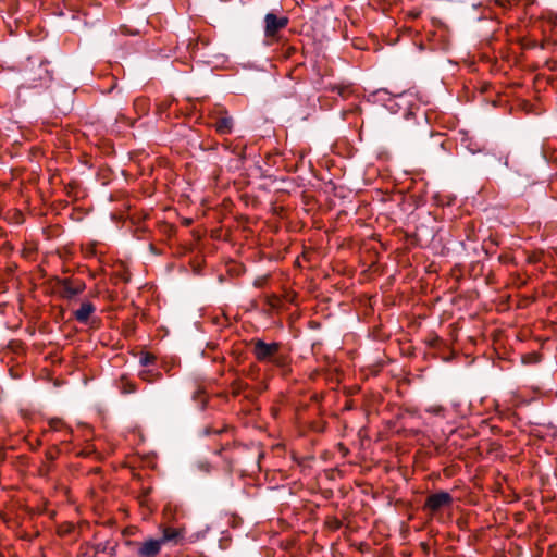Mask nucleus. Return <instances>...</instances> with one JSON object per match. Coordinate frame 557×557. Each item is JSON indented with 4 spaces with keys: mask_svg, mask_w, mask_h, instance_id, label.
I'll return each instance as SVG.
<instances>
[{
    "mask_svg": "<svg viewBox=\"0 0 557 557\" xmlns=\"http://www.w3.org/2000/svg\"><path fill=\"white\" fill-rule=\"evenodd\" d=\"M148 374H149V372H143V373L140 374V376H141V379H143V380H147V381H149V379H148Z\"/></svg>",
    "mask_w": 557,
    "mask_h": 557,
    "instance_id": "4468645a",
    "label": "nucleus"
},
{
    "mask_svg": "<svg viewBox=\"0 0 557 557\" xmlns=\"http://www.w3.org/2000/svg\"><path fill=\"white\" fill-rule=\"evenodd\" d=\"M139 362L144 367H149L151 364H154L156 356L150 352H145L140 356Z\"/></svg>",
    "mask_w": 557,
    "mask_h": 557,
    "instance_id": "1a4fd4ad",
    "label": "nucleus"
},
{
    "mask_svg": "<svg viewBox=\"0 0 557 557\" xmlns=\"http://www.w3.org/2000/svg\"><path fill=\"white\" fill-rule=\"evenodd\" d=\"M137 391V387L134 383L132 382H124L122 384V393L123 394H132V393H135Z\"/></svg>",
    "mask_w": 557,
    "mask_h": 557,
    "instance_id": "9b49d317",
    "label": "nucleus"
},
{
    "mask_svg": "<svg viewBox=\"0 0 557 557\" xmlns=\"http://www.w3.org/2000/svg\"><path fill=\"white\" fill-rule=\"evenodd\" d=\"M411 116H414V113L412 112H407L406 113V119L409 120Z\"/></svg>",
    "mask_w": 557,
    "mask_h": 557,
    "instance_id": "dca6fc26",
    "label": "nucleus"
},
{
    "mask_svg": "<svg viewBox=\"0 0 557 557\" xmlns=\"http://www.w3.org/2000/svg\"><path fill=\"white\" fill-rule=\"evenodd\" d=\"M149 248H150V251H151L152 253H154V255H158V253H159V251L156 249V247H154L153 245H150V246H149Z\"/></svg>",
    "mask_w": 557,
    "mask_h": 557,
    "instance_id": "ddd939ff",
    "label": "nucleus"
},
{
    "mask_svg": "<svg viewBox=\"0 0 557 557\" xmlns=\"http://www.w3.org/2000/svg\"><path fill=\"white\" fill-rule=\"evenodd\" d=\"M224 114H227V110L221 104H214L213 108L209 110V115L214 122Z\"/></svg>",
    "mask_w": 557,
    "mask_h": 557,
    "instance_id": "6e6552de",
    "label": "nucleus"
},
{
    "mask_svg": "<svg viewBox=\"0 0 557 557\" xmlns=\"http://www.w3.org/2000/svg\"><path fill=\"white\" fill-rule=\"evenodd\" d=\"M178 536V532L176 530L166 529L164 530L163 536L159 540L164 544L168 541H173Z\"/></svg>",
    "mask_w": 557,
    "mask_h": 557,
    "instance_id": "9d476101",
    "label": "nucleus"
},
{
    "mask_svg": "<svg viewBox=\"0 0 557 557\" xmlns=\"http://www.w3.org/2000/svg\"><path fill=\"white\" fill-rule=\"evenodd\" d=\"M252 352L260 362H271L280 369H286L288 366V356L282 352L280 343H265L262 339L252 341Z\"/></svg>",
    "mask_w": 557,
    "mask_h": 557,
    "instance_id": "f257e3e1",
    "label": "nucleus"
},
{
    "mask_svg": "<svg viewBox=\"0 0 557 557\" xmlns=\"http://www.w3.org/2000/svg\"><path fill=\"white\" fill-rule=\"evenodd\" d=\"M96 307L90 301H85L79 309L74 312L75 319L81 323H86L89 317L95 312Z\"/></svg>",
    "mask_w": 557,
    "mask_h": 557,
    "instance_id": "0eeeda50",
    "label": "nucleus"
},
{
    "mask_svg": "<svg viewBox=\"0 0 557 557\" xmlns=\"http://www.w3.org/2000/svg\"><path fill=\"white\" fill-rule=\"evenodd\" d=\"M200 468H201V469H203V470H206V471L208 470V469H207V466H206L205 463H201V465H200Z\"/></svg>",
    "mask_w": 557,
    "mask_h": 557,
    "instance_id": "f3484780",
    "label": "nucleus"
},
{
    "mask_svg": "<svg viewBox=\"0 0 557 557\" xmlns=\"http://www.w3.org/2000/svg\"><path fill=\"white\" fill-rule=\"evenodd\" d=\"M426 412L430 414L438 416V414L444 413V408L441 406H434V407H430L429 409H426Z\"/></svg>",
    "mask_w": 557,
    "mask_h": 557,
    "instance_id": "f8f14e48",
    "label": "nucleus"
},
{
    "mask_svg": "<svg viewBox=\"0 0 557 557\" xmlns=\"http://www.w3.org/2000/svg\"><path fill=\"white\" fill-rule=\"evenodd\" d=\"M288 22L287 16H277L272 12L267 13L264 16V36L274 38L281 29L288 25Z\"/></svg>",
    "mask_w": 557,
    "mask_h": 557,
    "instance_id": "f03ea898",
    "label": "nucleus"
},
{
    "mask_svg": "<svg viewBox=\"0 0 557 557\" xmlns=\"http://www.w3.org/2000/svg\"><path fill=\"white\" fill-rule=\"evenodd\" d=\"M453 498L447 492H438L428 497L425 507L431 511H437L441 508L450 505Z\"/></svg>",
    "mask_w": 557,
    "mask_h": 557,
    "instance_id": "20e7f679",
    "label": "nucleus"
},
{
    "mask_svg": "<svg viewBox=\"0 0 557 557\" xmlns=\"http://www.w3.org/2000/svg\"><path fill=\"white\" fill-rule=\"evenodd\" d=\"M423 129H424V133L431 134V131L429 129V127H428L425 122L423 123Z\"/></svg>",
    "mask_w": 557,
    "mask_h": 557,
    "instance_id": "2eb2a0df",
    "label": "nucleus"
},
{
    "mask_svg": "<svg viewBox=\"0 0 557 557\" xmlns=\"http://www.w3.org/2000/svg\"><path fill=\"white\" fill-rule=\"evenodd\" d=\"M213 126L220 135L231 134L234 127V120L227 113L220 116L218 121L213 123Z\"/></svg>",
    "mask_w": 557,
    "mask_h": 557,
    "instance_id": "423d86ee",
    "label": "nucleus"
},
{
    "mask_svg": "<svg viewBox=\"0 0 557 557\" xmlns=\"http://www.w3.org/2000/svg\"><path fill=\"white\" fill-rule=\"evenodd\" d=\"M169 231H173V227L172 226H165Z\"/></svg>",
    "mask_w": 557,
    "mask_h": 557,
    "instance_id": "6ab92c4d",
    "label": "nucleus"
},
{
    "mask_svg": "<svg viewBox=\"0 0 557 557\" xmlns=\"http://www.w3.org/2000/svg\"><path fill=\"white\" fill-rule=\"evenodd\" d=\"M162 546V541L149 539L145 542H143L137 550L138 557H156Z\"/></svg>",
    "mask_w": 557,
    "mask_h": 557,
    "instance_id": "39448f33",
    "label": "nucleus"
},
{
    "mask_svg": "<svg viewBox=\"0 0 557 557\" xmlns=\"http://www.w3.org/2000/svg\"><path fill=\"white\" fill-rule=\"evenodd\" d=\"M238 154H239V157H240L242 159H245V156H244L243 151H242L240 153H238Z\"/></svg>",
    "mask_w": 557,
    "mask_h": 557,
    "instance_id": "a211bd4d",
    "label": "nucleus"
},
{
    "mask_svg": "<svg viewBox=\"0 0 557 557\" xmlns=\"http://www.w3.org/2000/svg\"><path fill=\"white\" fill-rule=\"evenodd\" d=\"M57 285L61 288L60 295L63 298L72 299L75 296L82 294L86 288V285L83 281L71 278H60L55 277Z\"/></svg>",
    "mask_w": 557,
    "mask_h": 557,
    "instance_id": "7ed1b4c3",
    "label": "nucleus"
}]
</instances>
